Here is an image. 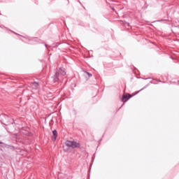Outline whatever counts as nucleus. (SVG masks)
Segmentation results:
<instances>
[{
    "mask_svg": "<svg viewBox=\"0 0 179 179\" xmlns=\"http://www.w3.org/2000/svg\"><path fill=\"white\" fill-rule=\"evenodd\" d=\"M52 139L53 141H56L57 140V137L58 136V132H57V130H54L52 131Z\"/></svg>",
    "mask_w": 179,
    "mask_h": 179,
    "instance_id": "nucleus-4",
    "label": "nucleus"
},
{
    "mask_svg": "<svg viewBox=\"0 0 179 179\" xmlns=\"http://www.w3.org/2000/svg\"><path fill=\"white\" fill-rule=\"evenodd\" d=\"M131 97H132L131 94L123 95L122 101H124L125 103V102L128 101V100H129V99H131Z\"/></svg>",
    "mask_w": 179,
    "mask_h": 179,
    "instance_id": "nucleus-3",
    "label": "nucleus"
},
{
    "mask_svg": "<svg viewBox=\"0 0 179 179\" xmlns=\"http://www.w3.org/2000/svg\"><path fill=\"white\" fill-rule=\"evenodd\" d=\"M66 145H67L68 148H72L73 149H75V148H80V143L71 141H66Z\"/></svg>",
    "mask_w": 179,
    "mask_h": 179,
    "instance_id": "nucleus-2",
    "label": "nucleus"
},
{
    "mask_svg": "<svg viewBox=\"0 0 179 179\" xmlns=\"http://www.w3.org/2000/svg\"><path fill=\"white\" fill-rule=\"evenodd\" d=\"M141 90H143V89L140 90V92H141Z\"/></svg>",
    "mask_w": 179,
    "mask_h": 179,
    "instance_id": "nucleus-8",
    "label": "nucleus"
},
{
    "mask_svg": "<svg viewBox=\"0 0 179 179\" xmlns=\"http://www.w3.org/2000/svg\"><path fill=\"white\" fill-rule=\"evenodd\" d=\"M126 24H127V26H129V23H127Z\"/></svg>",
    "mask_w": 179,
    "mask_h": 179,
    "instance_id": "nucleus-7",
    "label": "nucleus"
},
{
    "mask_svg": "<svg viewBox=\"0 0 179 179\" xmlns=\"http://www.w3.org/2000/svg\"><path fill=\"white\" fill-rule=\"evenodd\" d=\"M31 87H32V89H34V90H37V88L38 87V83H33L32 84H31Z\"/></svg>",
    "mask_w": 179,
    "mask_h": 179,
    "instance_id": "nucleus-5",
    "label": "nucleus"
},
{
    "mask_svg": "<svg viewBox=\"0 0 179 179\" xmlns=\"http://www.w3.org/2000/svg\"><path fill=\"white\" fill-rule=\"evenodd\" d=\"M59 73L60 75H62V76H65V75H66V72L65 71V69L64 68H60L58 70V72L56 73V74L55 75L54 78V82H58V80H59Z\"/></svg>",
    "mask_w": 179,
    "mask_h": 179,
    "instance_id": "nucleus-1",
    "label": "nucleus"
},
{
    "mask_svg": "<svg viewBox=\"0 0 179 179\" xmlns=\"http://www.w3.org/2000/svg\"><path fill=\"white\" fill-rule=\"evenodd\" d=\"M85 73H87V75H88L89 78L92 77V74L90 73L89 72L85 71Z\"/></svg>",
    "mask_w": 179,
    "mask_h": 179,
    "instance_id": "nucleus-6",
    "label": "nucleus"
}]
</instances>
